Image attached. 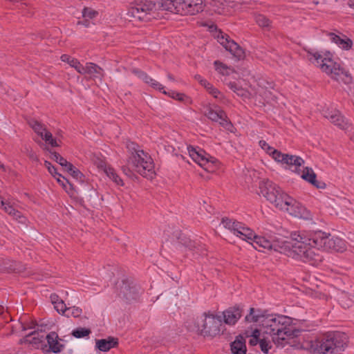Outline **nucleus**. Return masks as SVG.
<instances>
[{"label":"nucleus","mask_w":354,"mask_h":354,"mask_svg":"<svg viewBox=\"0 0 354 354\" xmlns=\"http://www.w3.org/2000/svg\"><path fill=\"white\" fill-rule=\"evenodd\" d=\"M104 172L107 175V176L111 178L113 182L116 183V185L122 186L124 185L122 180L120 177L115 173V170L110 167H105L104 169Z\"/></svg>","instance_id":"f704fd0d"},{"label":"nucleus","mask_w":354,"mask_h":354,"mask_svg":"<svg viewBox=\"0 0 354 354\" xmlns=\"http://www.w3.org/2000/svg\"><path fill=\"white\" fill-rule=\"evenodd\" d=\"M259 338H256V337H252L250 341H249V343L250 345L252 346H254L256 345L258 342H259Z\"/></svg>","instance_id":"69168bd1"},{"label":"nucleus","mask_w":354,"mask_h":354,"mask_svg":"<svg viewBox=\"0 0 354 354\" xmlns=\"http://www.w3.org/2000/svg\"><path fill=\"white\" fill-rule=\"evenodd\" d=\"M54 308L59 314L62 315H64L68 309V307H66V305L63 300L59 301L54 304Z\"/></svg>","instance_id":"de8ad7c7"},{"label":"nucleus","mask_w":354,"mask_h":354,"mask_svg":"<svg viewBox=\"0 0 354 354\" xmlns=\"http://www.w3.org/2000/svg\"><path fill=\"white\" fill-rule=\"evenodd\" d=\"M57 180V181L65 189H66V184H68L70 186H71V184L69 183L68 180L66 179L64 176H62V177H59V176H57L55 177Z\"/></svg>","instance_id":"4d7b16f0"},{"label":"nucleus","mask_w":354,"mask_h":354,"mask_svg":"<svg viewBox=\"0 0 354 354\" xmlns=\"http://www.w3.org/2000/svg\"><path fill=\"white\" fill-rule=\"evenodd\" d=\"M0 205L3 207L4 211L9 215L12 216V214H15L16 209L12 205H10L8 203H6L3 201H1Z\"/></svg>","instance_id":"864d4df0"},{"label":"nucleus","mask_w":354,"mask_h":354,"mask_svg":"<svg viewBox=\"0 0 354 354\" xmlns=\"http://www.w3.org/2000/svg\"><path fill=\"white\" fill-rule=\"evenodd\" d=\"M161 91L162 92V93L168 95L169 97L176 99L178 101L184 102L186 104L191 103L190 98L184 93H177L173 91L167 92L164 89L162 90Z\"/></svg>","instance_id":"2f4dec72"},{"label":"nucleus","mask_w":354,"mask_h":354,"mask_svg":"<svg viewBox=\"0 0 354 354\" xmlns=\"http://www.w3.org/2000/svg\"><path fill=\"white\" fill-rule=\"evenodd\" d=\"M50 158L59 163L62 167L67 162L64 158H63L59 153L55 151L51 152Z\"/></svg>","instance_id":"8fccbe9b"},{"label":"nucleus","mask_w":354,"mask_h":354,"mask_svg":"<svg viewBox=\"0 0 354 354\" xmlns=\"http://www.w3.org/2000/svg\"><path fill=\"white\" fill-rule=\"evenodd\" d=\"M202 167L205 171L209 173H213L217 169V165H216V160L212 157H209L207 158V162L205 165H202Z\"/></svg>","instance_id":"ea45409f"},{"label":"nucleus","mask_w":354,"mask_h":354,"mask_svg":"<svg viewBox=\"0 0 354 354\" xmlns=\"http://www.w3.org/2000/svg\"><path fill=\"white\" fill-rule=\"evenodd\" d=\"M254 19L257 24L261 28L269 30L271 28V21L266 16L257 14L254 15Z\"/></svg>","instance_id":"c9c22d12"},{"label":"nucleus","mask_w":354,"mask_h":354,"mask_svg":"<svg viewBox=\"0 0 354 354\" xmlns=\"http://www.w3.org/2000/svg\"><path fill=\"white\" fill-rule=\"evenodd\" d=\"M311 185L318 189H324L326 187V184L322 180L317 178V175L311 170Z\"/></svg>","instance_id":"58836bf2"},{"label":"nucleus","mask_w":354,"mask_h":354,"mask_svg":"<svg viewBox=\"0 0 354 354\" xmlns=\"http://www.w3.org/2000/svg\"><path fill=\"white\" fill-rule=\"evenodd\" d=\"M311 3L315 6H318L319 4H324L326 0H311Z\"/></svg>","instance_id":"338daca9"},{"label":"nucleus","mask_w":354,"mask_h":354,"mask_svg":"<svg viewBox=\"0 0 354 354\" xmlns=\"http://www.w3.org/2000/svg\"><path fill=\"white\" fill-rule=\"evenodd\" d=\"M43 140H44L46 142L49 143L52 147L58 146L56 140L53 138V135L50 132L48 131L46 129L43 133V137H41Z\"/></svg>","instance_id":"49530a36"},{"label":"nucleus","mask_w":354,"mask_h":354,"mask_svg":"<svg viewBox=\"0 0 354 354\" xmlns=\"http://www.w3.org/2000/svg\"><path fill=\"white\" fill-rule=\"evenodd\" d=\"M214 64L215 66L216 71L223 75H230L232 73L234 72L233 68L219 61H215Z\"/></svg>","instance_id":"72a5a7b5"},{"label":"nucleus","mask_w":354,"mask_h":354,"mask_svg":"<svg viewBox=\"0 0 354 354\" xmlns=\"http://www.w3.org/2000/svg\"><path fill=\"white\" fill-rule=\"evenodd\" d=\"M255 94L262 97V98L267 102H270L271 101L275 100V97L272 95V92L269 90L263 88L260 85H259V88L256 91Z\"/></svg>","instance_id":"473e14b6"},{"label":"nucleus","mask_w":354,"mask_h":354,"mask_svg":"<svg viewBox=\"0 0 354 354\" xmlns=\"http://www.w3.org/2000/svg\"><path fill=\"white\" fill-rule=\"evenodd\" d=\"M196 328L199 334L204 337H214L221 334L223 324L221 319L212 314L204 313L198 317Z\"/></svg>","instance_id":"6e6552de"},{"label":"nucleus","mask_w":354,"mask_h":354,"mask_svg":"<svg viewBox=\"0 0 354 354\" xmlns=\"http://www.w3.org/2000/svg\"><path fill=\"white\" fill-rule=\"evenodd\" d=\"M180 243L185 246V248H188L189 250H193L194 248H196V244L194 241H192L189 238H187L185 236L180 237Z\"/></svg>","instance_id":"c03bdc74"},{"label":"nucleus","mask_w":354,"mask_h":354,"mask_svg":"<svg viewBox=\"0 0 354 354\" xmlns=\"http://www.w3.org/2000/svg\"><path fill=\"white\" fill-rule=\"evenodd\" d=\"M261 330L263 333L269 335L277 346L282 347L288 344V341L298 333V330L291 324L289 317L273 315L266 316L263 321Z\"/></svg>","instance_id":"f257e3e1"},{"label":"nucleus","mask_w":354,"mask_h":354,"mask_svg":"<svg viewBox=\"0 0 354 354\" xmlns=\"http://www.w3.org/2000/svg\"><path fill=\"white\" fill-rule=\"evenodd\" d=\"M189 0H160L159 6L164 10H167L181 15H189Z\"/></svg>","instance_id":"f8f14e48"},{"label":"nucleus","mask_w":354,"mask_h":354,"mask_svg":"<svg viewBox=\"0 0 354 354\" xmlns=\"http://www.w3.org/2000/svg\"><path fill=\"white\" fill-rule=\"evenodd\" d=\"M266 315H264L260 310L254 309V308H250L249 315L245 316V321L248 322H254L257 323L259 322L263 325V321L266 318Z\"/></svg>","instance_id":"393cba45"},{"label":"nucleus","mask_w":354,"mask_h":354,"mask_svg":"<svg viewBox=\"0 0 354 354\" xmlns=\"http://www.w3.org/2000/svg\"><path fill=\"white\" fill-rule=\"evenodd\" d=\"M61 60L64 62H66L71 67L74 68L77 73L82 69V64L75 58L71 57L68 55L64 54L60 57Z\"/></svg>","instance_id":"c756f323"},{"label":"nucleus","mask_w":354,"mask_h":354,"mask_svg":"<svg viewBox=\"0 0 354 354\" xmlns=\"http://www.w3.org/2000/svg\"><path fill=\"white\" fill-rule=\"evenodd\" d=\"M8 317H9L8 313L6 312L5 313L3 307L0 306V319H3L6 322H8V321L7 320Z\"/></svg>","instance_id":"052dcab7"},{"label":"nucleus","mask_w":354,"mask_h":354,"mask_svg":"<svg viewBox=\"0 0 354 354\" xmlns=\"http://www.w3.org/2000/svg\"><path fill=\"white\" fill-rule=\"evenodd\" d=\"M156 4L151 1H139L134 2L129 8V17L138 21H148L153 17Z\"/></svg>","instance_id":"1a4fd4ad"},{"label":"nucleus","mask_w":354,"mask_h":354,"mask_svg":"<svg viewBox=\"0 0 354 354\" xmlns=\"http://www.w3.org/2000/svg\"><path fill=\"white\" fill-rule=\"evenodd\" d=\"M346 336L339 331L316 332L311 334V354H337L346 344Z\"/></svg>","instance_id":"20e7f679"},{"label":"nucleus","mask_w":354,"mask_h":354,"mask_svg":"<svg viewBox=\"0 0 354 354\" xmlns=\"http://www.w3.org/2000/svg\"><path fill=\"white\" fill-rule=\"evenodd\" d=\"M234 235L243 241L250 242V241H252L254 236V232L252 230L246 227L244 224L242 223V226L239 227L238 231L235 232Z\"/></svg>","instance_id":"a878e982"},{"label":"nucleus","mask_w":354,"mask_h":354,"mask_svg":"<svg viewBox=\"0 0 354 354\" xmlns=\"http://www.w3.org/2000/svg\"><path fill=\"white\" fill-rule=\"evenodd\" d=\"M63 169L68 173H71L74 169V166L69 162H66L63 166Z\"/></svg>","instance_id":"680f3d73"},{"label":"nucleus","mask_w":354,"mask_h":354,"mask_svg":"<svg viewBox=\"0 0 354 354\" xmlns=\"http://www.w3.org/2000/svg\"><path fill=\"white\" fill-rule=\"evenodd\" d=\"M322 115L332 124L339 129L346 130L349 127V123L342 115L339 111L333 107H325L322 111Z\"/></svg>","instance_id":"4468645a"},{"label":"nucleus","mask_w":354,"mask_h":354,"mask_svg":"<svg viewBox=\"0 0 354 354\" xmlns=\"http://www.w3.org/2000/svg\"><path fill=\"white\" fill-rule=\"evenodd\" d=\"M70 174L75 179L80 180L81 181L83 180V174L82 173L77 169L76 167H74V169L72 170V171L70 173Z\"/></svg>","instance_id":"5fc2aeb1"},{"label":"nucleus","mask_w":354,"mask_h":354,"mask_svg":"<svg viewBox=\"0 0 354 354\" xmlns=\"http://www.w3.org/2000/svg\"><path fill=\"white\" fill-rule=\"evenodd\" d=\"M259 346L264 353H268L272 347L270 342L267 341L266 338H263L259 340Z\"/></svg>","instance_id":"09e8293b"},{"label":"nucleus","mask_w":354,"mask_h":354,"mask_svg":"<svg viewBox=\"0 0 354 354\" xmlns=\"http://www.w3.org/2000/svg\"><path fill=\"white\" fill-rule=\"evenodd\" d=\"M26 151H27V153H28V156H29V158L32 160H35V161H37L38 160V158H37V156L36 155V153L32 151V149L31 148H26Z\"/></svg>","instance_id":"13d9d810"},{"label":"nucleus","mask_w":354,"mask_h":354,"mask_svg":"<svg viewBox=\"0 0 354 354\" xmlns=\"http://www.w3.org/2000/svg\"><path fill=\"white\" fill-rule=\"evenodd\" d=\"M273 159L277 162L286 165L287 168L297 174L301 178L310 183V170L308 167H304L303 170L300 169L304 160L297 156L283 153L279 151H273Z\"/></svg>","instance_id":"0eeeda50"},{"label":"nucleus","mask_w":354,"mask_h":354,"mask_svg":"<svg viewBox=\"0 0 354 354\" xmlns=\"http://www.w3.org/2000/svg\"><path fill=\"white\" fill-rule=\"evenodd\" d=\"M50 301L52 302V304L54 305L57 302H58L59 301H61L62 299L59 297L58 295H57L56 294H52L50 295Z\"/></svg>","instance_id":"0e129e2a"},{"label":"nucleus","mask_w":354,"mask_h":354,"mask_svg":"<svg viewBox=\"0 0 354 354\" xmlns=\"http://www.w3.org/2000/svg\"><path fill=\"white\" fill-rule=\"evenodd\" d=\"M201 85H203L205 88H207L209 85H211L206 80L202 79L200 80V82Z\"/></svg>","instance_id":"774afa93"},{"label":"nucleus","mask_w":354,"mask_h":354,"mask_svg":"<svg viewBox=\"0 0 354 354\" xmlns=\"http://www.w3.org/2000/svg\"><path fill=\"white\" fill-rule=\"evenodd\" d=\"M47 342V348L44 351L53 352L54 353H60L64 348V345L62 343V339H60L55 332H50L45 336Z\"/></svg>","instance_id":"f3484780"},{"label":"nucleus","mask_w":354,"mask_h":354,"mask_svg":"<svg viewBox=\"0 0 354 354\" xmlns=\"http://www.w3.org/2000/svg\"><path fill=\"white\" fill-rule=\"evenodd\" d=\"M252 241L254 244L255 249L261 250V249L274 250L279 252V246H281V243L277 240L269 239L265 236H259L254 234Z\"/></svg>","instance_id":"dca6fc26"},{"label":"nucleus","mask_w":354,"mask_h":354,"mask_svg":"<svg viewBox=\"0 0 354 354\" xmlns=\"http://www.w3.org/2000/svg\"><path fill=\"white\" fill-rule=\"evenodd\" d=\"M205 115L212 121L219 122L223 127L227 124L225 113L216 106H214V109L212 106H207Z\"/></svg>","instance_id":"a211bd4d"},{"label":"nucleus","mask_w":354,"mask_h":354,"mask_svg":"<svg viewBox=\"0 0 354 354\" xmlns=\"http://www.w3.org/2000/svg\"><path fill=\"white\" fill-rule=\"evenodd\" d=\"M180 243L185 246V248H188L189 250H193L194 248H196V244L194 241H192L189 238H187L185 236L180 237Z\"/></svg>","instance_id":"a18cd8bd"},{"label":"nucleus","mask_w":354,"mask_h":354,"mask_svg":"<svg viewBox=\"0 0 354 354\" xmlns=\"http://www.w3.org/2000/svg\"><path fill=\"white\" fill-rule=\"evenodd\" d=\"M29 124L36 133H37L41 137H43V133L46 129L44 125H43L37 120L30 121L29 122Z\"/></svg>","instance_id":"4c0bfd02"},{"label":"nucleus","mask_w":354,"mask_h":354,"mask_svg":"<svg viewBox=\"0 0 354 354\" xmlns=\"http://www.w3.org/2000/svg\"><path fill=\"white\" fill-rule=\"evenodd\" d=\"M44 165L53 177H56L57 176L62 177V175L57 171L56 168H55V167L49 161L46 160L44 162Z\"/></svg>","instance_id":"3c124183"},{"label":"nucleus","mask_w":354,"mask_h":354,"mask_svg":"<svg viewBox=\"0 0 354 354\" xmlns=\"http://www.w3.org/2000/svg\"><path fill=\"white\" fill-rule=\"evenodd\" d=\"M118 344L117 338L109 337L107 339H101L96 340V347L101 351H108L111 348L115 347Z\"/></svg>","instance_id":"5701e85b"},{"label":"nucleus","mask_w":354,"mask_h":354,"mask_svg":"<svg viewBox=\"0 0 354 354\" xmlns=\"http://www.w3.org/2000/svg\"><path fill=\"white\" fill-rule=\"evenodd\" d=\"M91 330L87 328L79 327L72 331V335L76 338H82L88 336Z\"/></svg>","instance_id":"e433bc0d"},{"label":"nucleus","mask_w":354,"mask_h":354,"mask_svg":"<svg viewBox=\"0 0 354 354\" xmlns=\"http://www.w3.org/2000/svg\"><path fill=\"white\" fill-rule=\"evenodd\" d=\"M218 41L229 51L234 57L239 59H243L245 56L244 50L240 46L236 44L234 40L231 39L230 37L219 31L216 35Z\"/></svg>","instance_id":"ddd939ff"},{"label":"nucleus","mask_w":354,"mask_h":354,"mask_svg":"<svg viewBox=\"0 0 354 354\" xmlns=\"http://www.w3.org/2000/svg\"><path fill=\"white\" fill-rule=\"evenodd\" d=\"M221 224L225 229L229 230L234 234L236 231H238L239 227L242 226L241 223L236 221L233 219H230L227 217L222 218Z\"/></svg>","instance_id":"c85d7f7f"},{"label":"nucleus","mask_w":354,"mask_h":354,"mask_svg":"<svg viewBox=\"0 0 354 354\" xmlns=\"http://www.w3.org/2000/svg\"><path fill=\"white\" fill-rule=\"evenodd\" d=\"M204 0H189V15H194L201 12H202L204 9Z\"/></svg>","instance_id":"bb28decb"},{"label":"nucleus","mask_w":354,"mask_h":354,"mask_svg":"<svg viewBox=\"0 0 354 354\" xmlns=\"http://www.w3.org/2000/svg\"><path fill=\"white\" fill-rule=\"evenodd\" d=\"M131 72L133 74H135L136 75H137L140 79H141V77L143 76V75L145 73L144 71H140L138 68H133V69H131Z\"/></svg>","instance_id":"e2e57ef3"},{"label":"nucleus","mask_w":354,"mask_h":354,"mask_svg":"<svg viewBox=\"0 0 354 354\" xmlns=\"http://www.w3.org/2000/svg\"><path fill=\"white\" fill-rule=\"evenodd\" d=\"M227 85L230 88L236 93L239 96H241L243 98H250L251 96H252V93L242 88V86H239L234 82H230L227 84Z\"/></svg>","instance_id":"cd10ccee"},{"label":"nucleus","mask_w":354,"mask_h":354,"mask_svg":"<svg viewBox=\"0 0 354 354\" xmlns=\"http://www.w3.org/2000/svg\"><path fill=\"white\" fill-rule=\"evenodd\" d=\"M277 208L299 218L307 219L309 214L308 209L301 203L288 194L283 195V200L278 203Z\"/></svg>","instance_id":"9b49d317"},{"label":"nucleus","mask_w":354,"mask_h":354,"mask_svg":"<svg viewBox=\"0 0 354 354\" xmlns=\"http://www.w3.org/2000/svg\"><path fill=\"white\" fill-rule=\"evenodd\" d=\"M141 80H142L145 83L149 85L154 89L158 90L160 91L164 89V86L160 83H159L156 80L153 79L146 73H144L143 76L141 77Z\"/></svg>","instance_id":"7c9ffc66"},{"label":"nucleus","mask_w":354,"mask_h":354,"mask_svg":"<svg viewBox=\"0 0 354 354\" xmlns=\"http://www.w3.org/2000/svg\"><path fill=\"white\" fill-rule=\"evenodd\" d=\"M260 192L270 203L276 208L278 203H280L283 198V195H286L277 185L268 179H263L259 183Z\"/></svg>","instance_id":"9d476101"},{"label":"nucleus","mask_w":354,"mask_h":354,"mask_svg":"<svg viewBox=\"0 0 354 354\" xmlns=\"http://www.w3.org/2000/svg\"><path fill=\"white\" fill-rule=\"evenodd\" d=\"M210 94H212L215 98H219L221 95L220 91L216 89V88H214L213 86L211 84L206 88Z\"/></svg>","instance_id":"6e6d98bb"},{"label":"nucleus","mask_w":354,"mask_h":354,"mask_svg":"<svg viewBox=\"0 0 354 354\" xmlns=\"http://www.w3.org/2000/svg\"><path fill=\"white\" fill-rule=\"evenodd\" d=\"M231 351L233 354H245L246 346L245 339L242 335H239L231 344Z\"/></svg>","instance_id":"b1692460"},{"label":"nucleus","mask_w":354,"mask_h":354,"mask_svg":"<svg viewBox=\"0 0 354 354\" xmlns=\"http://www.w3.org/2000/svg\"><path fill=\"white\" fill-rule=\"evenodd\" d=\"M313 57V64L322 73L326 74L337 82L348 84L351 81V76L341 65L335 62L330 51H316L311 53Z\"/></svg>","instance_id":"39448f33"},{"label":"nucleus","mask_w":354,"mask_h":354,"mask_svg":"<svg viewBox=\"0 0 354 354\" xmlns=\"http://www.w3.org/2000/svg\"><path fill=\"white\" fill-rule=\"evenodd\" d=\"M292 241H285L279 246V252L288 257L298 259L304 262L309 259L310 237L304 232H294L291 234Z\"/></svg>","instance_id":"423d86ee"},{"label":"nucleus","mask_w":354,"mask_h":354,"mask_svg":"<svg viewBox=\"0 0 354 354\" xmlns=\"http://www.w3.org/2000/svg\"><path fill=\"white\" fill-rule=\"evenodd\" d=\"M82 313V308L77 306L68 307L66 315L67 317L72 316L73 317H79Z\"/></svg>","instance_id":"37998d69"},{"label":"nucleus","mask_w":354,"mask_h":354,"mask_svg":"<svg viewBox=\"0 0 354 354\" xmlns=\"http://www.w3.org/2000/svg\"><path fill=\"white\" fill-rule=\"evenodd\" d=\"M1 270L7 271H20L17 267L15 262H11L10 260H5L3 265L1 266Z\"/></svg>","instance_id":"79ce46f5"},{"label":"nucleus","mask_w":354,"mask_h":354,"mask_svg":"<svg viewBox=\"0 0 354 354\" xmlns=\"http://www.w3.org/2000/svg\"><path fill=\"white\" fill-rule=\"evenodd\" d=\"M241 317V309L239 307L230 308L223 312L224 322L229 325L235 324Z\"/></svg>","instance_id":"412c9836"},{"label":"nucleus","mask_w":354,"mask_h":354,"mask_svg":"<svg viewBox=\"0 0 354 354\" xmlns=\"http://www.w3.org/2000/svg\"><path fill=\"white\" fill-rule=\"evenodd\" d=\"M127 148L131 153L126 165L122 166L123 173L131 178L133 172H137L144 177L152 178L154 175L153 163L150 156L133 142H127Z\"/></svg>","instance_id":"7ed1b4c3"},{"label":"nucleus","mask_w":354,"mask_h":354,"mask_svg":"<svg viewBox=\"0 0 354 354\" xmlns=\"http://www.w3.org/2000/svg\"><path fill=\"white\" fill-rule=\"evenodd\" d=\"M12 216L16 220H18L20 223H24L25 221V218L23 216L21 213L17 209L15 211V214H12Z\"/></svg>","instance_id":"bf43d9fd"},{"label":"nucleus","mask_w":354,"mask_h":354,"mask_svg":"<svg viewBox=\"0 0 354 354\" xmlns=\"http://www.w3.org/2000/svg\"><path fill=\"white\" fill-rule=\"evenodd\" d=\"M98 15V12L91 8H84L82 10V17L85 19H93Z\"/></svg>","instance_id":"a19ab883"},{"label":"nucleus","mask_w":354,"mask_h":354,"mask_svg":"<svg viewBox=\"0 0 354 354\" xmlns=\"http://www.w3.org/2000/svg\"><path fill=\"white\" fill-rule=\"evenodd\" d=\"M260 147L273 158V151H277L270 147L265 140L259 141Z\"/></svg>","instance_id":"603ef678"},{"label":"nucleus","mask_w":354,"mask_h":354,"mask_svg":"<svg viewBox=\"0 0 354 354\" xmlns=\"http://www.w3.org/2000/svg\"><path fill=\"white\" fill-rule=\"evenodd\" d=\"M328 36L331 41L336 44L342 50H349L353 47V41L344 35H342V37H341L333 32H329Z\"/></svg>","instance_id":"aec40b11"},{"label":"nucleus","mask_w":354,"mask_h":354,"mask_svg":"<svg viewBox=\"0 0 354 354\" xmlns=\"http://www.w3.org/2000/svg\"><path fill=\"white\" fill-rule=\"evenodd\" d=\"M45 340L44 335H41L37 330H34L24 337V342L32 344L37 348H40L45 350V348H47Z\"/></svg>","instance_id":"6ab92c4d"},{"label":"nucleus","mask_w":354,"mask_h":354,"mask_svg":"<svg viewBox=\"0 0 354 354\" xmlns=\"http://www.w3.org/2000/svg\"><path fill=\"white\" fill-rule=\"evenodd\" d=\"M187 150L192 160L200 166L205 165V163L207 162V158H209V156L203 150L200 149H197L192 146H189Z\"/></svg>","instance_id":"4be33fe9"},{"label":"nucleus","mask_w":354,"mask_h":354,"mask_svg":"<svg viewBox=\"0 0 354 354\" xmlns=\"http://www.w3.org/2000/svg\"><path fill=\"white\" fill-rule=\"evenodd\" d=\"M346 250L344 240L322 230H311V266H318L324 260V253L331 250L343 252Z\"/></svg>","instance_id":"f03ea898"},{"label":"nucleus","mask_w":354,"mask_h":354,"mask_svg":"<svg viewBox=\"0 0 354 354\" xmlns=\"http://www.w3.org/2000/svg\"><path fill=\"white\" fill-rule=\"evenodd\" d=\"M79 73L87 75V78L93 81L102 82L104 77V72L102 68L92 62H87L85 66L82 65Z\"/></svg>","instance_id":"2eb2a0df"}]
</instances>
